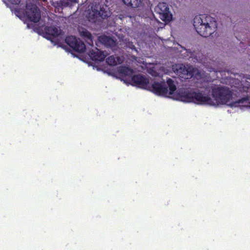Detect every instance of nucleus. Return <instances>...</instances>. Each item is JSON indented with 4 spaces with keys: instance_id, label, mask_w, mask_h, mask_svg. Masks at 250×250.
Here are the masks:
<instances>
[{
    "instance_id": "obj_1",
    "label": "nucleus",
    "mask_w": 250,
    "mask_h": 250,
    "mask_svg": "<svg viewBox=\"0 0 250 250\" xmlns=\"http://www.w3.org/2000/svg\"><path fill=\"white\" fill-rule=\"evenodd\" d=\"M230 90L227 86H217L212 89V98L204 96V104L210 105H227L230 107H250V100L243 98L236 100L234 91L239 92L250 91V77H244L240 83L238 80H233Z\"/></svg>"
},
{
    "instance_id": "obj_2",
    "label": "nucleus",
    "mask_w": 250,
    "mask_h": 250,
    "mask_svg": "<svg viewBox=\"0 0 250 250\" xmlns=\"http://www.w3.org/2000/svg\"><path fill=\"white\" fill-rule=\"evenodd\" d=\"M107 6L100 3H95L91 6V12L89 13V18L94 22L99 18L105 19L109 17L110 12Z\"/></svg>"
},
{
    "instance_id": "obj_3",
    "label": "nucleus",
    "mask_w": 250,
    "mask_h": 250,
    "mask_svg": "<svg viewBox=\"0 0 250 250\" xmlns=\"http://www.w3.org/2000/svg\"><path fill=\"white\" fill-rule=\"evenodd\" d=\"M174 72L181 79L188 80L194 75V69L191 67H186L183 64H176L172 66Z\"/></svg>"
},
{
    "instance_id": "obj_4",
    "label": "nucleus",
    "mask_w": 250,
    "mask_h": 250,
    "mask_svg": "<svg viewBox=\"0 0 250 250\" xmlns=\"http://www.w3.org/2000/svg\"><path fill=\"white\" fill-rule=\"evenodd\" d=\"M25 15L29 21L35 23L39 22L41 18L40 10L35 4L31 3L26 4Z\"/></svg>"
},
{
    "instance_id": "obj_5",
    "label": "nucleus",
    "mask_w": 250,
    "mask_h": 250,
    "mask_svg": "<svg viewBox=\"0 0 250 250\" xmlns=\"http://www.w3.org/2000/svg\"><path fill=\"white\" fill-rule=\"evenodd\" d=\"M65 42L75 52L83 53L86 49L85 45L83 42L75 36L66 37L65 39Z\"/></svg>"
},
{
    "instance_id": "obj_6",
    "label": "nucleus",
    "mask_w": 250,
    "mask_h": 250,
    "mask_svg": "<svg viewBox=\"0 0 250 250\" xmlns=\"http://www.w3.org/2000/svg\"><path fill=\"white\" fill-rule=\"evenodd\" d=\"M155 12L159 15V18L163 21H170L172 15L169 11L167 4L166 2H159L154 9Z\"/></svg>"
},
{
    "instance_id": "obj_7",
    "label": "nucleus",
    "mask_w": 250,
    "mask_h": 250,
    "mask_svg": "<svg viewBox=\"0 0 250 250\" xmlns=\"http://www.w3.org/2000/svg\"><path fill=\"white\" fill-rule=\"evenodd\" d=\"M146 90L161 96L166 95L168 93L167 87L166 86L164 81L161 82H155L151 84L149 83Z\"/></svg>"
},
{
    "instance_id": "obj_8",
    "label": "nucleus",
    "mask_w": 250,
    "mask_h": 250,
    "mask_svg": "<svg viewBox=\"0 0 250 250\" xmlns=\"http://www.w3.org/2000/svg\"><path fill=\"white\" fill-rule=\"evenodd\" d=\"M181 97L183 100L187 102L203 104V95L201 93L188 91L182 93Z\"/></svg>"
},
{
    "instance_id": "obj_9",
    "label": "nucleus",
    "mask_w": 250,
    "mask_h": 250,
    "mask_svg": "<svg viewBox=\"0 0 250 250\" xmlns=\"http://www.w3.org/2000/svg\"><path fill=\"white\" fill-rule=\"evenodd\" d=\"M132 85L147 89L149 84V80L144 75H135L131 78Z\"/></svg>"
},
{
    "instance_id": "obj_10",
    "label": "nucleus",
    "mask_w": 250,
    "mask_h": 250,
    "mask_svg": "<svg viewBox=\"0 0 250 250\" xmlns=\"http://www.w3.org/2000/svg\"><path fill=\"white\" fill-rule=\"evenodd\" d=\"M207 23L204 22V27L206 33L204 34V37H206L211 35L216 30L217 27L216 22L210 17L207 16L206 17Z\"/></svg>"
},
{
    "instance_id": "obj_11",
    "label": "nucleus",
    "mask_w": 250,
    "mask_h": 250,
    "mask_svg": "<svg viewBox=\"0 0 250 250\" xmlns=\"http://www.w3.org/2000/svg\"><path fill=\"white\" fill-rule=\"evenodd\" d=\"M45 37L48 40L53 37H58L60 34V31L55 26H45L44 28Z\"/></svg>"
},
{
    "instance_id": "obj_12",
    "label": "nucleus",
    "mask_w": 250,
    "mask_h": 250,
    "mask_svg": "<svg viewBox=\"0 0 250 250\" xmlns=\"http://www.w3.org/2000/svg\"><path fill=\"white\" fill-rule=\"evenodd\" d=\"M89 56L93 61L100 62H103L106 57L103 51L97 48L90 50Z\"/></svg>"
},
{
    "instance_id": "obj_13",
    "label": "nucleus",
    "mask_w": 250,
    "mask_h": 250,
    "mask_svg": "<svg viewBox=\"0 0 250 250\" xmlns=\"http://www.w3.org/2000/svg\"><path fill=\"white\" fill-rule=\"evenodd\" d=\"M193 26L199 35L203 37L202 27L203 26V21L202 15L196 16L193 19Z\"/></svg>"
},
{
    "instance_id": "obj_14",
    "label": "nucleus",
    "mask_w": 250,
    "mask_h": 250,
    "mask_svg": "<svg viewBox=\"0 0 250 250\" xmlns=\"http://www.w3.org/2000/svg\"><path fill=\"white\" fill-rule=\"evenodd\" d=\"M99 41L107 47H113L116 46V42L112 38L103 35L99 37Z\"/></svg>"
},
{
    "instance_id": "obj_15",
    "label": "nucleus",
    "mask_w": 250,
    "mask_h": 250,
    "mask_svg": "<svg viewBox=\"0 0 250 250\" xmlns=\"http://www.w3.org/2000/svg\"><path fill=\"white\" fill-rule=\"evenodd\" d=\"M81 36L90 45L93 44V37L91 33L85 28H82L80 30Z\"/></svg>"
},
{
    "instance_id": "obj_16",
    "label": "nucleus",
    "mask_w": 250,
    "mask_h": 250,
    "mask_svg": "<svg viewBox=\"0 0 250 250\" xmlns=\"http://www.w3.org/2000/svg\"><path fill=\"white\" fill-rule=\"evenodd\" d=\"M106 62L110 66H115L121 63L122 61L119 57L112 55L106 58Z\"/></svg>"
},
{
    "instance_id": "obj_17",
    "label": "nucleus",
    "mask_w": 250,
    "mask_h": 250,
    "mask_svg": "<svg viewBox=\"0 0 250 250\" xmlns=\"http://www.w3.org/2000/svg\"><path fill=\"white\" fill-rule=\"evenodd\" d=\"M124 3L133 8H137L141 6L143 0H122Z\"/></svg>"
},
{
    "instance_id": "obj_18",
    "label": "nucleus",
    "mask_w": 250,
    "mask_h": 250,
    "mask_svg": "<svg viewBox=\"0 0 250 250\" xmlns=\"http://www.w3.org/2000/svg\"><path fill=\"white\" fill-rule=\"evenodd\" d=\"M167 83L169 88V94L172 95L176 89V86L173 80L171 78H168L167 80Z\"/></svg>"
},
{
    "instance_id": "obj_19",
    "label": "nucleus",
    "mask_w": 250,
    "mask_h": 250,
    "mask_svg": "<svg viewBox=\"0 0 250 250\" xmlns=\"http://www.w3.org/2000/svg\"><path fill=\"white\" fill-rule=\"evenodd\" d=\"M118 71L120 74L125 76L130 75L133 72L131 68L126 66L120 67L118 69Z\"/></svg>"
},
{
    "instance_id": "obj_20",
    "label": "nucleus",
    "mask_w": 250,
    "mask_h": 250,
    "mask_svg": "<svg viewBox=\"0 0 250 250\" xmlns=\"http://www.w3.org/2000/svg\"><path fill=\"white\" fill-rule=\"evenodd\" d=\"M11 4L13 5H19L21 0H7Z\"/></svg>"
},
{
    "instance_id": "obj_21",
    "label": "nucleus",
    "mask_w": 250,
    "mask_h": 250,
    "mask_svg": "<svg viewBox=\"0 0 250 250\" xmlns=\"http://www.w3.org/2000/svg\"><path fill=\"white\" fill-rule=\"evenodd\" d=\"M69 0L71 1V2H77V0Z\"/></svg>"
},
{
    "instance_id": "obj_22",
    "label": "nucleus",
    "mask_w": 250,
    "mask_h": 250,
    "mask_svg": "<svg viewBox=\"0 0 250 250\" xmlns=\"http://www.w3.org/2000/svg\"><path fill=\"white\" fill-rule=\"evenodd\" d=\"M43 2H45L47 1V0H42Z\"/></svg>"
}]
</instances>
